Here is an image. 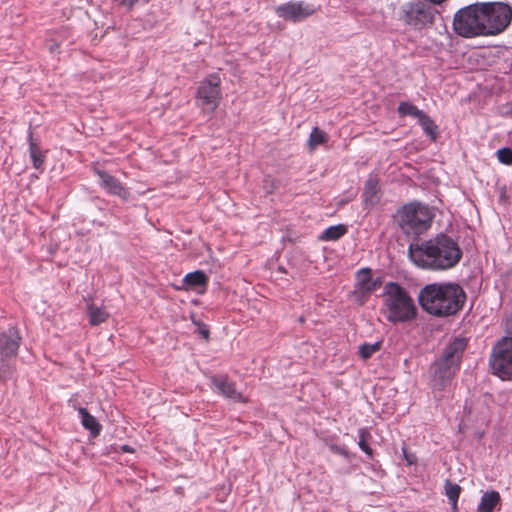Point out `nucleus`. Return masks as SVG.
Instances as JSON below:
<instances>
[{"label":"nucleus","mask_w":512,"mask_h":512,"mask_svg":"<svg viewBox=\"0 0 512 512\" xmlns=\"http://www.w3.org/2000/svg\"><path fill=\"white\" fill-rule=\"evenodd\" d=\"M362 199L365 207L371 208L380 200L378 180L375 177H369L364 185Z\"/></svg>","instance_id":"dca6fc26"},{"label":"nucleus","mask_w":512,"mask_h":512,"mask_svg":"<svg viewBox=\"0 0 512 512\" xmlns=\"http://www.w3.org/2000/svg\"><path fill=\"white\" fill-rule=\"evenodd\" d=\"M54 49H55V46L51 45V46H50V51H51V52H53V51H54Z\"/></svg>","instance_id":"f704fd0d"},{"label":"nucleus","mask_w":512,"mask_h":512,"mask_svg":"<svg viewBox=\"0 0 512 512\" xmlns=\"http://www.w3.org/2000/svg\"><path fill=\"white\" fill-rule=\"evenodd\" d=\"M216 391L234 402H246V398L236 390L235 384L224 376H214L211 379Z\"/></svg>","instance_id":"4468645a"},{"label":"nucleus","mask_w":512,"mask_h":512,"mask_svg":"<svg viewBox=\"0 0 512 512\" xmlns=\"http://www.w3.org/2000/svg\"><path fill=\"white\" fill-rule=\"evenodd\" d=\"M332 450L335 453L339 454V455H342L344 457H348V451L345 448H343V447L333 446Z\"/></svg>","instance_id":"2f4dec72"},{"label":"nucleus","mask_w":512,"mask_h":512,"mask_svg":"<svg viewBox=\"0 0 512 512\" xmlns=\"http://www.w3.org/2000/svg\"><path fill=\"white\" fill-rule=\"evenodd\" d=\"M346 232L347 227L343 224H338L325 229L319 238L322 241H336L344 236Z\"/></svg>","instance_id":"aec40b11"},{"label":"nucleus","mask_w":512,"mask_h":512,"mask_svg":"<svg viewBox=\"0 0 512 512\" xmlns=\"http://www.w3.org/2000/svg\"><path fill=\"white\" fill-rule=\"evenodd\" d=\"M453 29L459 36L473 38L485 36L480 2L470 4L458 10L453 18Z\"/></svg>","instance_id":"423d86ee"},{"label":"nucleus","mask_w":512,"mask_h":512,"mask_svg":"<svg viewBox=\"0 0 512 512\" xmlns=\"http://www.w3.org/2000/svg\"><path fill=\"white\" fill-rule=\"evenodd\" d=\"M113 1L123 7L131 8L139 0H113Z\"/></svg>","instance_id":"7c9ffc66"},{"label":"nucleus","mask_w":512,"mask_h":512,"mask_svg":"<svg viewBox=\"0 0 512 512\" xmlns=\"http://www.w3.org/2000/svg\"><path fill=\"white\" fill-rule=\"evenodd\" d=\"M381 349V342L364 343L359 346V355L363 360L369 359L374 353Z\"/></svg>","instance_id":"bb28decb"},{"label":"nucleus","mask_w":512,"mask_h":512,"mask_svg":"<svg viewBox=\"0 0 512 512\" xmlns=\"http://www.w3.org/2000/svg\"><path fill=\"white\" fill-rule=\"evenodd\" d=\"M460 492H461V487L458 484L453 483L449 480H447L445 482V495L448 497L449 501L451 502L452 509L454 512H457V510H458L457 502H458Z\"/></svg>","instance_id":"412c9836"},{"label":"nucleus","mask_w":512,"mask_h":512,"mask_svg":"<svg viewBox=\"0 0 512 512\" xmlns=\"http://www.w3.org/2000/svg\"><path fill=\"white\" fill-rule=\"evenodd\" d=\"M501 497L499 492L495 490L486 491L482 494L477 507V512H494L500 507Z\"/></svg>","instance_id":"f3484780"},{"label":"nucleus","mask_w":512,"mask_h":512,"mask_svg":"<svg viewBox=\"0 0 512 512\" xmlns=\"http://www.w3.org/2000/svg\"><path fill=\"white\" fill-rule=\"evenodd\" d=\"M466 340L456 337L445 349L442 357L432 367L433 378L431 386L433 390L443 391L451 382L459 369L463 351L466 348Z\"/></svg>","instance_id":"20e7f679"},{"label":"nucleus","mask_w":512,"mask_h":512,"mask_svg":"<svg viewBox=\"0 0 512 512\" xmlns=\"http://www.w3.org/2000/svg\"><path fill=\"white\" fill-rule=\"evenodd\" d=\"M314 12L313 6L304 2H289L276 8L279 17L292 22L302 21Z\"/></svg>","instance_id":"9b49d317"},{"label":"nucleus","mask_w":512,"mask_h":512,"mask_svg":"<svg viewBox=\"0 0 512 512\" xmlns=\"http://www.w3.org/2000/svg\"><path fill=\"white\" fill-rule=\"evenodd\" d=\"M327 141V135L324 131L320 130L318 127H315L310 133L308 139V145L311 150L315 149L320 144H324Z\"/></svg>","instance_id":"a878e982"},{"label":"nucleus","mask_w":512,"mask_h":512,"mask_svg":"<svg viewBox=\"0 0 512 512\" xmlns=\"http://www.w3.org/2000/svg\"><path fill=\"white\" fill-rule=\"evenodd\" d=\"M398 112L400 116H411L417 120H419L420 117H423V114L425 113L409 102H401L398 106Z\"/></svg>","instance_id":"b1692460"},{"label":"nucleus","mask_w":512,"mask_h":512,"mask_svg":"<svg viewBox=\"0 0 512 512\" xmlns=\"http://www.w3.org/2000/svg\"><path fill=\"white\" fill-rule=\"evenodd\" d=\"M511 111H512V104H511Z\"/></svg>","instance_id":"c9c22d12"},{"label":"nucleus","mask_w":512,"mask_h":512,"mask_svg":"<svg viewBox=\"0 0 512 512\" xmlns=\"http://www.w3.org/2000/svg\"><path fill=\"white\" fill-rule=\"evenodd\" d=\"M485 36L503 32L511 23L512 8L504 2H480Z\"/></svg>","instance_id":"0eeeda50"},{"label":"nucleus","mask_w":512,"mask_h":512,"mask_svg":"<svg viewBox=\"0 0 512 512\" xmlns=\"http://www.w3.org/2000/svg\"><path fill=\"white\" fill-rule=\"evenodd\" d=\"M29 152L34 168L39 169L44 162V155L32 137H30Z\"/></svg>","instance_id":"393cba45"},{"label":"nucleus","mask_w":512,"mask_h":512,"mask_svg":"<svg viewBox=\"0 0 512 512\" xmlns=\"http://www.w3.org/2000/svg\"><path fill=\"white\" fill-rule=\"evenodd\" d=\"M419 303L424 311L437 317L458 313L466 300L463 288L455 283H432L419 293Z\"/></svg>","instance_id":"f03ea898"},{"label":"nucleus","mask_w":512,"mask_h":512,"mask_svg":"<svg viewBox=\"0 0 512 512\" xmlns=\"http://www.w3.org/2000/svg\"><path fill=\"white\" fill-rule=\"evenodd\" d=\"M222 99L221 78L211 74L204 78L197 88L196 104L205 112L213 113Z\"/></svg>","instance_id":"1a4fd4ad"},{"label":"nucleus","mask_w":512,"mask_h":512,"mask_svg":"<svg viewBox=\"0 0 512 512\" xmlns=\"http://www.w3.org/2000/svg\"><path fill=\"white\" fill-rule=\"evenodd\" d=\"M433 213L428 206L411 202L397 210L395 221L400 230L407 236H419L431 226Z\"/></svg>","instance_id":"39448f33"},{"label":"nucleus","mask_w":512,"mask_h":512,"mask_svg":"<svg viewBox=\"0 0 512 512\" xmlns=\"http://www.w3.org/2000/svg\"><path fill=\"white\" fill-rule=\"evenodd\" d=\"M87 311L89 323L93 326L105 322L109 317V313L103 307H98L93 303L88 305Z\"/></svg>","instance_id":"6ab92c4d"},{"label":"nucleus","mask_w":512,"mask_h":512,"mask_svg":"<svg viewBox=\"0 0 512 512\" xmlns=\"http://www.w3.org/2000/svg\"><path fill=\"white\" fill-rule=\"evenodd\" d=\"M20 337L15 329H9L0 336V363L14 357L19 348Z\"/></svg>","instance_id":"ddd939ff"},{"label":"nucleus","mask_w":512,"mask_h":512,"mask_svg":"<svg viewBox=\"0 0 512 512\" xmlns=\"http://www.w3.org/2000/svg\"><path fill=\"white\" fill-rule=\"evenodd\" d=\"M368 435L369 434H368V432L365 429H361L359 431V442H358V445H359L360 449L363 452H365L368 456H372V449L370 448V446L366 442Z\"/></svg>","instance_id":"cd10ccee"},{"label":"nucleus","mask_w":512,"mask_h":512,"mask_svg":"<svg viewBox=\"0 0 512 512\" xmlns=\"http://www.w3.org/2000/svg\"><path fill=\"white\" fill-rule=\"evenodd\" d=\"M506 333L507 335L505 337L512 338V317L506 322Z\"/></svg>","instance_id":"473e14b6"},{"label":"nucleus","mask_w":512,"mask_h":512,"mask_svg":"<svg viewBox=\"0 0 512 512\" xmlns=\"http://www.w3.org/2000/svg\"><path fill=\"white\" fill-rule=\"evenodd\" d=\"M184 282L189 287L203 286L207 283V276L204 272L198 270L195 272L188 273L184 277Z\"/></svg>","instance_id":"5701e85b"},{"label":"nucleus","mask_w":512,"mask_h":512,"mask_svg":"<svg viewBox=\"0 0 512 512\" xmlns=\"http://www.w3.org/2000/svg\"><path fill=\"white\" fill-rule=\"evenodd\" d=\"M490 366L493 373L502 380L512 378V338L503 337L495 344Z\"/></svg>","instance_id":"9d476101"},{"label":"nucleus","mask_w":512,"mask_h":512,"mask_svg":"<svg viewBox=\"0 0 512 512\" xmlns=\"http://www.w3.org/2000/svg\"><path fill=\"white\" fill-rule=\"evenodd\" d=\"M397 15L399 21L417 30L432 24L434 20V11L419 0L403 3Z\"/></svg>","instance_id":"6e6552de"},{"label":"nucleus","mask_w":512,"mask_h":512,"mask_svg":"<svg viewBox=\"0 0 512 512\" xmlns=\"http://www.w3.org/2000/svg\"><path fill=\"white\" fill-rule=\"evenodd\" d=\"M78 413L81 418L83 427L89 430L93 436L99 435L101 431V425L98 423L96 418L91 415L87 409L82 407L78 409Z\"/></svg>","instance_id":"a211bd4d"},{"label":"nucleus","mask_w":512,"mask_h":512,"mask_svg":"<svg viewBox=\"0 0 512 512\" xmlns=\"http://www.w3.org/2000/svg\"><path fill=\"white\" fill-rule=\"evenodd\" d=\"M100 186L110 195L117 196L122 200H128L130 197L129 190L114 176L106 171L97 170Z\"/></svg>","instance_id":"f8f14e48"},{"label":"nucleus","mask_w":512,"mask_h":512,"mask_svg":"<svg viewBox=\"0 0 512 512\" xmlns=\"http://www.w3.org/2000/svg\"><path fill=\"white\" fill-rule=\"evenodd\" d=\"M356 292L366 296L374 292L379 287V282L371 277V270L363 268L357 272Z\"/></svg>","instance_id":"2eb2a0df"},{"label":"nucleus","mask_w":512,"mask_h":512,"mask_svg":"<svg viewBox=\"0 0 512 512\" xmlns=\"http://www.w3.org/2000/svg\"><path fill=\"white\" fill-rule=\"evenodd\" d=\"M498 160L506 165L512 164V149L504 147L497 151Z\"/></svg>","instance_id":"c85d7f7f"},{"label":"nucleus","mask_w":512,"mask_h":512,"mask_svg":"<svg viewBox=\"0 0 512 512\" xmlns=\"http://www.w3.org/2000/svg\"><path fill=\"white\" fill-rule=\"evenodd\" d=\"M381 314L392 324L410 322L417 316V307L409 292L396 282L385 284Z\"/></svg>","instance_id":"7ed1b4c3"},{"label":"nucleus","mask_w":512,"mask_h":512,"mask_svg":"<svg viewBox=\"0 0 512 512\" xmlns=\"http://www.w3.org/2000/svg\"><path fill=\"white\" fill-rule=\"evenodd\" d=\"M408 255L410 260L420 268L443 271L459 263L462 251L451 237L440 234L427 241L411 243Z\"/></svg>","instance_id":"f257e3e1"},{"label":"nucleus","mask_w":512,"mask_h":512,"mask_svg":"<svg viewBox=\"0 0 512 512\" xmlns=\"http://www.w3.org/2000/svg\"><path fill=\"white\" fill-rule=\"evenodd\" d=\"M424 132L432 139L436 140L438 135V127L435 122L426 114H423V117H420L418 120Z\"/></svg>","instance_id":"4be33fe9"},{"label":"nucleus","mask_w":512,"mask_h":512,"mask_svg":"<svg viewBox=\"0 0 512 512\" xmlns=\"http://www.w3.org/2000/svg\"><path fill=\"white\" fill-rule=\"evenodd\" d=\"M195 324L198 325V331L199 333L205 338V339H208L209 338V329L208 327L203 324V323H200V322H194Z\"/></svg>","instance_id":"c756f323"},{"label":"nucleus","mask_w":512,"mask_h":512,"mask_svg":"<svg viewBox=\"0 0 512 512\" xmlns=\"http://www.w3.org/2000/svg\"><path fill=\"white\" fill-rule=\"evenodd\" d=\"M121 449H122L123 451H125V452H131V451H132V449H131L128 445H123V446L121 447Z\"/></svg>","instance_id":"72a5a7b5"}]
</instances>
